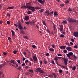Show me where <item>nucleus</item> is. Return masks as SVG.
<instances>
[{"label": "nucleus", "instance_id": "1a4fd4ad", "mask_svg": "<svg viewBox=\"0 0 78 78\" xmlns=\"http://www.w3.org/2000/svg\"><path fill=\"white\" fill-rule=\"evenodd\" d=\"M66 49L68 50V51H72V48L70 47H66Z\"/></svg>", "mask_w": 78, "mask_h": 78}, {"label": "nucleus", "instance_id": "ddd939ff", "mask_svg": "<svg viewBox=\"0 0 78 78\" xmlns=\"http://www.w3.org/2000/svg\"><path fill=\"white\" fill-rule=\"evenodd\" d=\"M66 46H62L60 47V48L61 49H66Z\"/></svg>", "mask_w": 78, "mask_h": 78}, {"label": "nucleus", "instance_id": "e433bc0d", "mask_svg": "<svg viewBox=\"0 0 78 78\" xmlns=\"http://www.w3.org/2000/svg\"><path fill=\"white\" fill-rule=\"evenodd\" d=\"M35 70H41V68H38L36 69Z\"/></svg>", "mask_w": 78, "mask_h": 78}, {"label": "nucleus", "instance_id": "bf43d9fd", "mask_svg": "<svg viewBox=\"0 0 78 78\" xmlns=\"http://www.w3.org/2000/svg\"><path fill=\"white\" fill-rule=\"evenodd\" d=\"M57 55L58 56H62V55H61V54H57Z\"/></svg>", "mask_w": 78, "mask_h": 78}, {"label": "nucleus", "instance_id": "20e7f679", "mask_svg": "<svg viewBox=\"0 0 78 78\" xmlns=\"http://www.w3.org/2000/svg\"><path fill=\"white\" fill-rule=\"evenodd\" d=\"M29 6L30 7H31V8L29 9H31V11H32L33 12H34V11H36V10L35 9V8L34 7L31 6V4L29 5Z\"/></svg>", "mask_w": 78, "mask_h": 78}, {"label": "nucleus", "instance_id": "39448f33", "mask_svg": "<svg viewBox=\"0 0 78 78\" xmlns=\"http://www.w3.org/2000/svg\"><path fill=\"white\" fill-rule=\"evenodd\" d=\"M62 59L64 60V62L65 64L66 65V66H67V59H66L65 58H62Z\"/></svg>", "mask_w": 78, "mask_h": 78}, {"label": "nucleus", "instance_id": "72a5a7b5", "mask_svg": "<svg viewBox=\"0 0 78 78\" xmlns=\"http://www.w3.org/2000/svg\"><path fill=\"white\" fill-rule=\"evenodd\" d=\"M48 76V77H50V78H51L53 77V75L51 74Z\"/></svg>", "mask_w": 78, "mask_h": 78}, {"label": "nucleus", "instance_id": "69168bd1", "mask_svg": "<svg viewBox=\"0 0 78 78\" xmlns=\"http://www.w3.org/2000/svg\"><path fill=\"white\" fill-rule=\"evenodd\" d=\"M69 1L67 0H66V1H65L66 3H69Z\"/></svg>", "mask_w": 78, "mask_h": 78}, {"label": "nucleus", "instance_id": "393cba45", "mask_svg": "<svg viewBox=\"0 0 78 78\" xmlns=\"http://www.w3.org/2000/svg\"><path fill=\"white\" fill-rule=\"evenodd\" d=\"M54 16H58V13H57L56 12H55L54 13Z\"/></svg>", "mask_w": 78, "mask_h": 78}, {"label": "nucleus", "instance_id": "bb28decb", "mask_svg": "<svg viewBox=\"0 0 78 78\" xmlns=\"http://www.w3.org/2000/svg\"><path fill=\"white\" fill-rule=\"evenodd\" d=\"M62 23H63L64 24H66L67 23V21H66V20H65L64 21H63V22H62Z\"/></svg>", "mask_w": 78, "mask_h": 78}, {"label": "nucleus", "instance_id": "a18cd8bd", "mask_svg": "<svg viewBox=\"0 0 78 78\" xmlns=\"http://www.w3.org/2000/svg\"><path fill=\"white\" fill-rule=\"evenodd\" d=\"M60 6L61 7H63V6H64V4H61L60 5Z\"/></svg>", "mask_w": 78, "mask_h": 78}, {"label": "nucleus", "instance_id": "0e129e2a", "mask_svg": "<svg viewBox=\"0 0 78 78\" xmlns=\"http://www.w3.org/2000/svg\"><path fill=\"white\" fill-rule=\"evenodd\" d=\"M32 47H33V48H36V47L35 45H33L32 46Z\"/></svg>", "mask_w": 78, "mask_h": 78}, {"label": "nucleus", "instance_id": "6e6552de", "mask_svg": "<svg viewBox=\"0 0 78 78\" xmlns=\"http://www.w3.org/2000/svg\"><path fill=\"white\" fill-rule=\"evenodd\" d=\"M72 18L69 17V18H67V19H66V20L67 21H68V22H69L71 23V22H72Z\"/></svg>", "mask_w": 78, "mask_h": 78}, {"label": "nucleus", "instance_id": "7c9ffc66", "mask_svg": "<svg viewBox=\"0 0 78 78\" xmlns=\"http://www.w3.org/2000/svg\"><path fill=\"white\" fill-rule=\"evenodd\" d=\"M51 63H52V64H54V65H55V62H54V61H53V60H52L51 61Z\"/></svg>", "mask_w": 78, "mask_h": 78}, {"label": "nucleus", "instance_id": "052dcab7", "mask_svg": "<svg viewBox=\"0 0 78 78\" xmlns=\"http://www.w3.org/2000/svg\"><path fill=\"white\" fill-rule=\"evenodd\" d=\"M46 56H49V55H50V54H49V53H48L46 54Z\"/></svg>", "mask_w": 78, "mask_h": 78}, {"label": "nucleus", "instance_id": "0eeeda50", "mask_svg": "<svg viewBox=\"0 0 78 78\" xmlns=\"http://www.w3.org/2000/svg\"><path fill=\"white\" fill-rule=\"evenodd\" d=\"M73 35L75 37H78V32H75L73 33Z\"/></svg>", "mask_w": 78, "mask_h": 78}, {"label": "nucleus", "instance_id": "dca6fc26", "mask_svg": "<svg viewBox=\"0 0 78 78\" xmlns=\"http://www.w3.org/2000/svg\"><path fill=\"white\" fill-rule=\"evenodd\" d=\"M45 13L47 14V16H50V13H49V10H48V11H46L45 12Z\"/></svg>", "mask_w": 78, "mask_h": 78}, {"label": "nucleus", "instance_id": "5701e85b", "mask_svg": "<svg viewBox=\"0 0 78 78\" xmlns=\"http://www.w3.org/2000/svg\"><path fill=\"white\" fill-rule=\"evenodd\" d=\"M39 11L40 12H43V11H44V9H41L39 10Z\"/></svg>", "mask_w": 78, "mask_h": 78}, {"label": "nucleus", "instance_id": "c756f323", "mask_svg": "<svg viewBox=\"0 0 78 78\" xmlns=\"http://www.w3.org/2000/svg\"><path fill=\"white\" fill-rule=\"evenodd\" d=\"M66 44L68 45V46H70V44L69 43L68 41L66 42Z\"/></svg>", "mask_w": 78, "mask_h": 78}, {"label": "nucleus", "instance_id": "7ed1b4c3", "mask_svg": "<svg viewBox=\"0 0 78 78\" xmlns=\"http://www.w3.org/2000/svg\"><path fill=\"white\" fill-rule=\"evenodd\" d=\"M18 28L20 30H23V28L21 25V24H20V22H19L18 23Z\"/></svg>", "mask_w": 78, "mask_h": 78}, {"label": "nucleus", "instance_id": "de8ad7c7", "mask_svg": "<svg viewBox=\"0 0 78 78\" xmlns=\"http://www.w3.org/2000/svg\"><path fill=\"white\" fill-rule=\"evenodd\" d=\"M31 12H30V11H28L27 12V14H30Z\"/></svg>", "mask_w": 78, "mask_h": 78}, {"label": "nucleus", "instance_id": "e2e57ef3", "mask_svg": "<svg viewBox=\"0 0 78 78\" xmlns=\"http://www.w3.org/2000/svg\"><path fill=\"white\" fill-rule=\"evenodd\" d=\"M7 16H8V17H10V14H9V13H7Z\"/></svg>", "mask_w": 78, "mask_h": 78}, {"label": "nucleus", "instance_id": "aec40b11", "mask_svg": "<svg viewBox=\"0 0 78 78\" xmlns=\"http://www.w3.org/2000/svg\"><path fill=\"white\" fill-rule=\"evenodd\" d=\"M52 75H54V77L55 78H57V75L55 74V73H52Z\"/></svg>", "mask_w": 78, "mask_h": 78}, {"label": "nucleus", "instance_id": "774afa93", "mask_svg": "<svg viewBox=\"0 0 78 78\" xmlns=\"http://www.w3.org/2000/svg\"><path fill=\"white\" fill-rule=\"evenodd\" d=\"M51 46H52V47H53V48H54L55 47V46L54 44H51Z\"/></svg>", "mask_w": 78, "mask_h": 78}, {"label": "nucleus", "instance_id": "f03ea898", "mask_svg": "<svg viewBox=\"0 0 78 78\" xmlns=\"http://www.w3.org/2000/svg\"><path fill=\"white\" fill-rule=\"evenodd\" d=\"M53 27L54 28L53 30L51 32V33L52 34H55L57 32L56 30V31H55V30H56V26L54 24L53 25Z\"/></svg>", "mask_w": 78, "mask_h": 78}, {"label": "nucleus", "instance_id": "f704fd0d", "mask_svg": "<svg viewBox=\"0 0 78 78\" xmlns=\"http://www.w3.org/2000/svg\"><path fill=\"white\" fill-rule=\"evenodd\" d=\"M55 61H58V57H55Z\"/></svg>", "mask_w": 78, "mask_h": 78}, {"label": "nucleus", "instance_id": "6ab92c4d", "mask_svg": "<svg viewBox=\"0 0 78 78\" xmlns=\"http://www.w3.org/2000/svg\"><path fill=\"white\" fill-rule=\"evenodd\" d=\"M11 32H12V36H15V32H14V31L13 30H12Z\"/></svg>", "mask_w": 78, "mask_h": 78}, {"label": "nucleus", "instance_id": "f8f14e48", "mask_svg": "<svg viewBox=\"0 0 78 78\" xmlns=\"http://www.w3.org/2000/svg\"><path fill=\"white\" fill-rule=\"evenodd\" d=\"M76 20L72 19L71 22H73L74 23H76Z\"/></svg>", "mask_w": 78, "mask_h": 78}, {"label": "nucleus", "instance_id": "13d9d810", "mask_svg": "<svg viewBox=\"0 0 78 78\" xmlns=\"http://www.w3.org/2000/svg\"><path fill=\"white\" fill-rule=\"evenodd\" d=\"M59 73H62V70L61 69H60L59 71Z\"/></svg>", "mask_w": 78, "mask_h": 78}, {"label": "nucleus", "instance_id": "cd10ccee", "mask_svg": "<svg viewBox=\"0 0 78 78\" xmlns=\"http://www.w3.org/2000/svg\"><path fill=\"white\" fill-rule=\"evenodd\" d=\"M60 37H62L63 38H64V35L62 34L60 35Z\"/></svg>", "mask_w": 78, "mask_h": 78}, {"label": "nucleus", "instance_id": "f257e3e1", "mask_svg": "<svg viewBox=\"0 0 78 78\" xmlns=\"http://www.w3.org/2000/svg\"><path fill=\"white\" fill-rule=\"evenodd\" d=\"M31 8V7L30 6V5L28 4H26V5H23L21 7V8H23V9H24V8H25V9H30Z\"/></svg>", "mask_w": 78, "mask_h": 78}, {"label": "nucleus", "instance_id": "412c9836", "mask_svg": "<svg viewBox=\"0 0 78 78\" xmlns=\"http://www.w3.org/2000/svg\"><path fill=\"white\" fill-rule=\"evenodd\" d=\"M28 71L29 72V73L31 72V73H33V70L32 69H29Z\"/></svg>", "mask_w": 78, "mask_h": 78}, {"label": "nucleus", "instance_id": "4468645a", "mask_svg": "<svg viewBox=\"0 0 78 78\" xmlns=\"http://www.w3.org/2000/svg\"><path fill=\"white\" fill-rule=\"evenodd\" d=\"M10 62L11 63H12V64H16V62H15L13 60H11L10 61Z\"/></svg>", "mask_w": 78, "mask_h": 78}, {"label": "nucleus", "instance_id": "4d7b16f0", "mask_svg": "<svg viewBox=\"0 0 78 78\" xmlns=\"http://www.w3.org/2000/svg\"><path fill=\"white\" fill-rule=\"evenodd\" d=\"M17 51H16V50L14 51H13V53L14 54H16V53H17Z\"/></svg>", "mask_w": 78, "mask_h": 78}, {"label": "nucleus", "instance_id": "5fc2aeb1", "mask_svg": "<svg viewBox=\"0 0 78 78\" xmlns=\"http://www.w3.org/2000/svg\"><path fill=\"white\" fill-rule=\"evenodd\" d=\"M63 52L64 53H66L67 52V50H65L63 51Z\"/></svg>", "mask_w": 78, "mask_h": 78}, {"label": "nucleus", "instance_id": "a211bd4d", "mask_svg": "<svg viewBox=\"0 0 78 78\" xmlns=\"http://www.w3.org/2000/svg\"><path fill=\"white\" fill-rule=\"evenodd\" d=\"M38 72H39L41 73H44V71L43 70H39L38 71Z\"/></svg>", "mask_w": 78, "mask_h": 78}, {"label": "nucleus", "instance_id": "a878e982", "mask_svg": "<svg viewBox=\"0 0 78 78\" xmlns=\"http://www.w3.org/2000/svg\"><path fill=\"white\" fill-rule=\"evenodd\" d=\"M30 73L29 72H27L25 73V75H30Z\"/></svg>", "mask_w": 78, "mask_h": 78}, {"label": "nucleus", "instance_id": "c85d7f7f", "mask_svg": "<svg viewBox=\"0 0 78 78\" xmlns=\"http://www.w3.org/2000/svg\"><path fill=\"white\" fill-rule=\"evenodd\" d=\"M14 8V6H12L11 7H9L7 8V9H13Z\"/></svg>", "mask_w": 78, "mask_h": 78}, {"label": "nucleus", "instance_id": "2f4dec72", "mask_svg": "<svg viewBox=\"0 0 78 78\" xmlns=\"http://www.w3.org/2000/svg\"><path fill=\"white\" fill-rule=\"evenodd\" d=\"M60 28H63L64 26H63V25H59Z\"/></svg>", "mask_w": 78, "mask_h": 78}, {"label": "nucleus", "instance_id": "603ef678", "mask_svg": "<svg viewBox=\"0 0 78 78\" xmlns=\"http://www.w3.org/2000/svg\"><path fill=\"white\" fill-rule=\"evenodd\" d=\"M74 48H78V45H76L74 46Z\"/></svg>", "mask_w": 78, "mask_h": 78}, {"label": "nucleus", "instance_id": "473e14b6", "mask_svg": "<svg viewBox=\"0 0 78 78\" xmlns=\"http://www.w3.org/2000/svg\"><path fill=\"white\" fill-rule=\"evenodd\" d=\"M72 69L73 70H75V69H76V66H74L72 68Z\"/></svg>", "mask_w": 78, "mask_h": 78}, {"label": "nucleus", "instance_id": "864d4df0", "mask_svg": "<svg viewBox=\"0 0 78 78\" xmlns=\"http://www.w3.org/2000/svg\"><path fill=\"white\" fill-rule=\"evenodd\" d=\"M8 39L9 41H11V40L12 39L10 37H8Z\"/></svg>", "mask_w": 78, "mask_h": 78}, {"label": "nucleus", "instance_id": "3c124183", "mask_svg": "<svg viewBox=\"0 0 78 78\" xmlns=\"http://www.w3.org/2000/svg\"><path fill=\"white\" fill-rule=\"evenodd\" d=\"M21 66H25V63L24 62H23V63L22 64Z\"/></svg>", "mask_w": 78, "mask_h": 78}, {"label": "nucleus", "instance_id": "338daca9", "mask_svg": "<svg viewBox=\"0 0 78 78\" xmlns=\"http://www.w3.org/2000/svg\"><path fill=\"white\" fill-rule=\"evenodd\" d=\"M59 30L61 31H62L63 30V28H59Z\"/></svg>", "mask_w": 78, "mask_h": 78}, {"label": "nucleus", "instance_id": "9d476101", "mask_svg": "<svg viewBox=\"0 0 78 78\" xmlns=\"http://www.w3.org/2000/svg\"><path fill=\"white\" fill-rule=\"evenodd\" d=\"M33 59L34 61H37V57L35 56H33Z\"/></svg>", "mask_w": 78, "mask_h": 78}, {"label": "nucleus", "instance_id": "c9c22d12", "mask_svg": "<svg viewBox=\"0 0 78 78\" xmlns=\"http://www.w3.org/2000/svg\"><path fill=\"white\" fill-rule=\"evenodd\" d=\"M47 62H47V60H44V64H47Z\"/></svg>", "mask_w": 78, "mask_h": 78}, {"label": "nucleus", "instance_id": "37998d69", "mask_svg": "<svg viewBox=\"0 0 78 78\" xmlns=\"http://www.w3.org/2000/svg\"><path fill=\"white\" fill-rule=\"evenodd\" d=\"M46 31L47 32V33H48L50 34V31H49V30L48 29H47L46 30Z\"/></svg>", "mask_w": 78, "mask_h": 78}, {"label": "nucleus", "instance_id": "09e8293b", "mask_svg": "<svg viewBox=\"0 0 78 78\" xmlns=\"http://www.w3.org/2000/svg\"><path fill=\"white\" fill-rule=\"evenodd\" d=\"M43 25H44L46 26V24L45 23V21L43 22Z\"/></svg>", "mask_w": 78, "mask_h": 78}, {"label": "nucleus", "instance_id": "f3484780", "mask_svg": "<svg viewBox=\"0 0 78 78\" xmlns=\"http://www.w3.org/2000/svg\"><path fill=\"white\" fill-rule=\"evenodd\" d=\"M16 69L17 70H19V71H21V70H22V68L21 67H19L18 68H17Z\"/></svg>", "mask_w": 78, "mask_h": 78}, {"label": "nucleus", "instance_id": "8fccbe9b", "mask_svg": "<svg viewBox=\"0 0 78 78\" xmlns=\"http://www.w3.org/2000/svg\"><path fill=\"white\" fill-rule=\"evenodd\" d=\"M7 23L8 25H9V24H10V22L9 21H7Z\"/></svg>", "mask_w": 78, "mask_h": 78}, {"label": "nucleus", "instance_id": "c03bdc74", "mask_svg": "<svg viewBox=\"0 0 78 78\" xmlns=\"http://www.w3.org/2000/svg\"><path fill=\"white\" fill-rule=\"evenodd\" d=\"M35 9H41V8H39L38 7H35Z\"/></svg>", "mask_w": 78, "mask_h": 78}, {"label": "nucleus", "instance_id": "ea45409f", "mask_svg": "<svg viewBox=\"0 0 78 78\" xmlns=\"http://www.w3.org/2000/svg\"><path fill=\"white\" fill-rule=\"evenodd\" d=\"M71 41L73 42H75V40H74V39H72L71 40Z\"/></svg>", "mask_w": 78, "mask_h": 78}, {"label": "nucleus", "instance_id": "423d86ee", "mask_svg": "<svg viewBox=\"0 0 78 78\" xmlns=\"http://www.w3.org/2000/svg\"><path fill=\"white\" fill-rule=\"evenodd\" d=\"M38 2H39L41 5H44V3H45V0H38Z\"/></svg>", "mask_w": 78, "mask_h": 78}, {"label": "nucleus", "instance_id": "49530a36", "mask_svg": "<svg viewBox=\"0 0 78 78\" xmlns=\"http://www.w3.org/2000/svg\"><path fill=\"white\" fill-rule=\"evenodd\" d=\"M16 61H17V62H18V64H20V61L19 60H17Z\"/></svg>", "mask_w": 78, "mask_h": 78}, {"label": "nucleus", "instance_id": "4c0bfd02", "mask_svg": "<svg viewBox=\"0 0 78 78\" xmlns=\"http://www.w3.org/2000/svg\"><path fill=\"white\" fill-rule=\"evenodd\" d=\"M29 62V61L27 59L26 60V61H25V62L26 64H27V62Z\"/></svg>", "mask_w": 78, "mask_h": 78}, {"label": "nucleus", "instance_id": "4be33fe9", "mask_svg": "<svg viewBox=\"0 0 78 78\" xmlns=\"http://www.w3.org/2000/svg\"><path fill=\"white\" fill-rule=\"evenodd\" d=\"M73 56L74 59H75L76 60V59H77V57L75 55H73Z\"/></svg>", "mask_w": 78, "mask_h": 78}, {"label": "nucleus", "instance_id": "680f3d73", "mask_svg": "<svg viewBox=\"0 0 78 78\" xmlns=\"http://www.w3.org/2000/svg\"><path fill=\"white\" fill-rule=\"evenodd\" d=\"M34 23H35V21H33L31 22V23L32 25H34Z\"/></svg>", "mask_w": 78, "mask_h": 78}, {"label": "nucleus", "instance_id": "2eb2a0df", "mask_svg": "<svg viewBox=\"0 0 78 78\" xmlns=\"http://www.w3.org/2000/svg\"><path fill=\"white\" fill-rule=\"evenodd\" d=\"M25 20H29V16H25Z\"/></svg>", "mask_w": 78, "mask_h": 78}, {"label": "nucleus", "instance_id": "a19ab883", "mask_svg": "<svg viewBox=\"0 0 78 78\" xmlns=\"http://www.w3.org/2000/svg\"><path fill=\"white\" fill-rule=\"evenodd\" d=\"M21 32L22 34H25V32H24V31L22 30L21 31Z\"/></svg>", "mask_w": 78, "mask_h": 78}, {"label": "nucleus", "instance_id": "b1692460", "mask_svg": "<svg viewBox=\"0 0 78 78\" xmlns=\"http://www.w3.org/2000/svg\"><path fill=\"white\" fill-rule=\"evenodd\" d=\"M49 50L50 51H54V49L52 48H50L49 49Z\"/></svg>", "mask_w": 78, "mask_h": 78}, {"label": "nucleus", "instance_id": "79ce46f5", "mask_svg": "<svg viewBox=\"0 0 78 78\" xmlns=\"http://www.w3.org/2000/svg\"><path fill=\"white\" fill-rule=\"evenodd\" d=\"M29 59L30 61H32V62H33V58H30Z\"/></svg>", "mask_w": 78, "mask_h": 78}, {"label": "nucleus", "instance_id": "9b49d317", "mask_svg": "<svg viewBox=\"0 0 78 78\" xmlns=\"http://www.w3.org/2000/svg\"><path fill=\"white\" fill-rule=\"evenodd\" d=\"M73 52H70L69 53L66 54V55L72 56L73 55Z\"/></svg>", "mask_w": 78, "mask_h": 78}, {"label": "nucleus", "instance_id": "6e6d98bb", "mask_svg": "<svg viewBox=\"0 0 78 78\" xmlns=\"http://www.w3.org/2000/svg\"><path fill=\"white\" fill-rule=\"evenodd\" d=\"M24 38H25L26 39H28V37H27V36H24Z\"/></svg>", "mask_w": 78, "mask_h": 78}, {"label": "nucleus", "instance_id": "58836bf2", "mask_svg": "<svg viewBox=\"0 0 78 78\" xmlns=\"http://www.w3.org/2000/svg\"><path fill=\"white\" fill-rule=\"evenodd\" d=\"M25 23H26V24L27 25H30V22H25Z\"/></svg>", "mask_w": 78, "mask_h": 78}]
</instances>
